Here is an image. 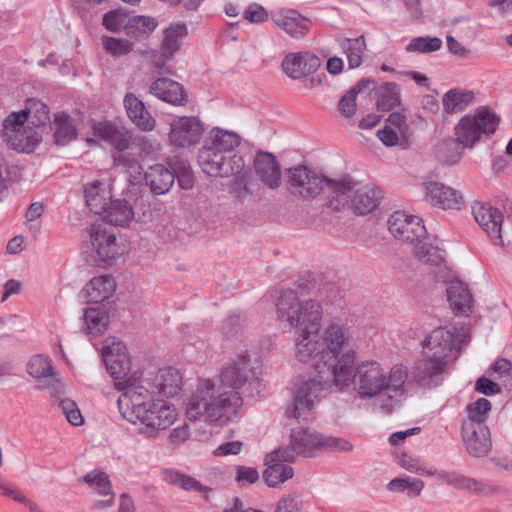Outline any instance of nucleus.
<instances>
[{"mask_svg":"<svg viewBox=\"0 0 512 512\" xmlns=\"http://www.w3.org/2000/svg\"><path fill=\"white\" fill-rule=\"evenodd\" d=\"M92 129L96 138L111 144L118 151H124L129 147V140L124 133L109 121H95Z\"/></svg>","mask_w":512,"mask_h":512,"instance_id":"obj_37","label":"nucleus"},{"mask_svg":"<svg viewBox=\"0 0 512 512\" xmlns=\"http://www.w3.org/2000/svg\"><path fill=\"white\" fill-rule=\"evenodd\" d=\"M244 18L252 23H260L268 18V13L262 6L251 5L245 10Z\"/></svg>","mask_w":512,"mask_h":512,"instance_id":"obj_61","label":"nucleus"},{"mask_svg":"<svg viewBox=\"0 0 512 512\" xmlns=\"http://www.w3.org/2000/svg\"><path fill=\"white\" fill-rule=\"evenodd\" d=\"M124 107L131 122L140 130L149 132L155 129L156 120L146 109L145 104L135 94L127 93L124 97Z\"/></svg>","mask_w":512,"mask_h":512,"instance_id":"obj_30","label":"nucleus"},{"mask_svg":"<svg viewBox=\"0 0 512 512\" xmlns=\"http://www.w3.org/2000/svg\"><path fill=\"white\" fill-rule=\"evenodd\" d=\"M258 479L259 472L256 468L240 466L236 471L235 480L241 486L253 484Z\"/></svg>","mask_w":512,"mask_h":512,"instance_id":"obj_57","label":"nucleus"},{"mask_svg":"<svg viewBox=\"0 0 512 512\" xmlns=\"http://www.w3.org/2000/svg\"><path fill=\"white\" fill-rule=\"evenodd\" d=\"M89 240L97 257L107 265L115 264L129 252L128 242L104 222H96L90 227Z\"/></svg>","mask_w":512,"mask_h":512,"instance_id":"obj_11","label":"nucleus"},{"mask_svg":"<svg viewBox=\"0 0 512 512\" xmlns=\"http://www.w3.org/2000/svg\"><path fill=\"white\" fill-rule=\"evenodd\" d=\"M340 48L347 58L350 69H356L361 66L366 50V41L363 36L341 40Z\"/></svg>","mask_w":512,"mask_h":512,"instance_id":"obj_42","label":"nucleus"},{"mask_svg":"<svg viewBox=\"0 0 512 512\" xmlns=\"http://www.w3.org/2000/svg\"><path fill=\"white\" fill-rule=\"evenodd\" d=\"M388 230L395 238L415 244L413 254L423 263L438 266L444 262L445 251L430 242L422 218L404 211H395L387 221Z\"/></svg>","mask_w":512,"mask_h":512,"instance_id":"obj_7","label":"nucleus"},{"mask_svg":"<svg viewBox=\"0 0 512 512\" xmlns=\"http://www.w3.org/2000/svg\"><path fill=\"white\" fill-rule=\"evenodd\" d=\"M287 448L294 451L295 459L297 455L311 457L322 450L350 451L352 444L341 438L325 437L311 429H299L292 432L291 447Z\"/></svg>","mask_w":512,"mask_h":512,"instance_id":"obj_12","label":"nucleus"},{"mask_svg":"<svg viewBox=\"0 0 512 512\" xmlns=\"http://www.w3.org/2000/svg\"><path fill=\"white\" fill-rule=\"evenodd\" d=\"M241 140V136L235 131L214 127L208 132L203 146L233 155L235 149L240 146Z\"/></svg>","mask_w":512,"mask_h":512,"instance_id":"obj_32","label":"nucleus"},{"mask_svg":"<svg viewBox=\"0 0 512 512\" xmlns=\"http://www.w3.org/2000/svg\"><path fill=\"white\" fill-rule=\"evenodd\" d=\"M323 360L326 362V370H331L333 375V366L342 353L344 346L349 341L348 330L336 322L329 323L319 335Z\"/></svg>","mask_w":512,"mask_h":512,"instance_id":"obj_17","label":"nucleus"},{"mask_svg":"<svg viewBox=\"0 0 512 512\" xmlns=\"http://www.w3.org/2000/svg\"><path fill=\"white\" fill-rule=\"evenodd\" d=\"M476 390L485 395H494L500 391L498 384L492 380L481 377L476 381Z\"/></svg>","mask_w":512,"mask_h":512,"instance_id":"obj_63","label":"nucleus"},{"mask_svg":"<svg viewBox=\"0 0 512 512\" xmlns=\"http://www.w3.org/2000/svg\"><path fill=\"white\" fill-rule=\"evenodd\" d=\"M461 436L466 451L473 457H484L492 449L488 426L461 427Z\"/></svg>","mask_w":512,"mask_h":512,"instance_id":"obj_25","label":"nucleus"},{"mask_svg":"<svg viewBox=\"0 0 512 512\" xmlns=\"http://www.w3.org/2000/svg\"><path fill=\"white\" fill-rule=\"evenodd\" d=\"M201 170L211 177H230L240 174L245 161L240 154L228 155L202 146L197 155Z\"/></svg>","mask_w":512,"mask_h":512,"instance_id":"obj_13","label":"nucleus"},{"mask_svg":"<svg viewBox=\"0 0 512 512\" xmlns=\"http://www.w3.org/2000/svg\"><path fill=\"white\" fill-rule=\"evenodd\" d=\"M442 41L438 37H417L407 46L409 52H434L441 48Z\"/></svg>","mask_w":512,"mask_h":512,"instance_id":"obj_52","label":"nucleus"},{"mask_svg":"<svg viewBox=\"0 0 512 512\" xmlns=\"http://www.w3.org/2000/svg\"><path fill=\"white\" fill-rule=\"evenodd\" d=\"M388 488L392 492L407 491L409 496H418L424 488V482L417 478L399 477L394 478L388 484Z\"/></svg>","mask_w":512,"mask_h":512,"instance_id":"obj_49","label":"nucleus"},{"mask_svg":"<svg viewBox=\"0 0 512 512\" xmlns=\"http://www.w3.org/2000/svg\"><path fill=\"white\" fill-rule=\"evenodd\" d=\"M82 481L89 485L90 488L96 490L100 495L110 496L109 499L101 501L98 506L100 508L111 506L114 496L109 477L106 473L94 470L82 477Z\"/></svg>","mask_w":512,"mask_h":512,"instance_id":"obj_41","label":"nucleus"},{"mask_svg":"<svg viewBox=\"0 0 512 512\" xmlns=\"http://www.w3.org/2000/svg\"><path fill=\"white\" fill-rule=\"evenodd\" d=\"M294 461V451L288 448H278L267 454L265 458L266 469L263 479L269 487H277L294 475L293 468L288 464Z\"/></svg>","mask_w":512,"mask_h":512,"instance_id":"obj_16","label":"nucleus"},{"mask_svg":"<svg viewBox=\"0 0 512 512\" xmlns=\"http://www.w3.org/2000/svg\"><path fill=\"white\" fill-rule=\"evenodd\" d=\"M385 125L390 126L391 129H395L401 135L402 139H408L412 134L406 117L400 113H391Z\"/></svg>","mask_w":512,"mask_h":512,"instance_id":"obj_55","label":"nucleus"},{"mask_svg":"<svg viewBox=\"0 0 512 512\" xmlns=\"http://www.w3.org/2000/svg\"><path fill=\"white\" fill-rule=\"evenodd\" d=\"M85 201L91 212L103 214L112 201V187L104 180H94L84 189Z\"/></svg>","mask_w":512,"mask_h":512,"instance_id":"obj_28","label":"nucleus"},{"mask_svg":"<svg viewBox=\"0 0 512 512\" xmlns=\"http://www.w3.org/2000/svg\"><path fill=\"white\" fill-rule=\"evenodd\" d=\"M278 320L289 328H297L294 355L319 374L326 371L319 339L323 308L316 300L300 301L292 290L282 293L276 302Z\"/></svg>","mask_w":512,"mask_h":512,"instance_id":"obj_3","label":"nucleus"},{"mask_svg":"<svg viewBox=\"0 0 512 512\" xmlns=\"http://www.w3.org/2000/svg\"><path fill=\"white\" fill-rule=\"evenodd\" d=\"M190 436V429L187 424H183L174 428L168 437V440L173 445H180L184 443Z\"/></svg>","mask_w":512,"mask_h":512,"instance_id":"obj_62","label":"nucleus"},{"mask_svg":"<svg viewBox=\"0 0 512 512\" xmlns=\"http://www.w3.org/2000/svg\"><path fill=\"white\" fill-rule=\"evenodd\" d=\"M492 370L499 377H512V362L506 358H499L492 366Z\"/></svg>","mask_w":512,"mask_h":512,"instance_id":"obj_64","label":"nucleus"},{"mask_svg":"<svg viewBox=\"0 0 512 512\" xmlns=\"http://www.w3.org/2000/svg\"><path fill=\"white\" fill-rule=\"evenodd\" d=\"M358 94V90L353 88L349 92H347L345 95L342 96V98L339 101V111L340 113L346 117L349 118L353 116L356 112L357 104H356V96Z\"/></svg>","mask_w":512,"mask_h":512,"instance_id":"obj_56","label":"nucleus"},{"mask_svg":"<svg viewBox=\"0 0 512 512\" xmlns=\"http://www.w3.org/2000/svg\"><path fill=\"white\" fill-rule=\"evenodd\" d=\"M153 383L158 393L166 397H173L181 391L182 375L176 368H162L155 374Z\"/></svg>","mask_w":512,"mask_h":512,"instance_id":"obj_36","label":"nucleus"},{"mask_svg":"<svg viewBox=\"0 0 512 512\" xmlns=\"http://www.w3.org/2000/svg\"><path fill=\"white\" fill-rule=\"evenodd\" d=\"M84 321L87 331L92 335H102L109 326V314L99 307H91L84 312Z\"/></svg>","mask_w":512,"mask_h":512,"instance_id":"obj_43","label":"nucleus"},{"mask_svg":"<svg viewBox=\"0 0 512 512\" xmlns=\"http://www.w3.org/2000/svg\"><path fill=\"white\" fill-rule=\"evenodd\" d=\"M257 178L270 189H278L281 185V168L276 157L269 152H258L253 161Z\"/></svg>","mask_w":512,"mask_h":512,"instance_id":"obj_24","label":"nucleus"},{"mask_svg":"<svg viewBox=\"0 0 512 512\" xmlns=\"http://www.w3.org/2000/svg\"><path fill=\"white\" fill-rule=\"evenodd\" d=\"M325 386L326 383L317 378L301 382L296 389L292 409L286 411L287 416L298 421L308 420Z\"/></svg>","mask_w":512,"mask_h":512,"instance_id":"obj_15","label":"nucleus"},{"mask_svg":"<svg viewBox=\"0 0 512 512\" xmlns=\"http://www.w3.org/2000/svg\"><path fill=\"white\" fill-rule=\"evenodd\" d=\"M121 416L136 427L137 432L156 439L178 418V411L168 400L155 398L142 385H128L117 401Z\"/></svg>","mask_w":512,"mask_h":512,"instance_id":"obj_4","label":"nucleus"},{"mask_svg":"<svg viewBox=\"0 0 512 512\" xmlns=\"http://www.w3.org/2000/svg\"><path fill=\"white\" fill-rule=\"evenodd\" d=\"M300 502L296 496L284 495L277 503L275 512H300Z\"/></svg>","mask_w":512,"mask_h":512,"instance_id":"obj_58","label":"nucleus"},{"mask_svg":"<svg viewBox=\"0 0 512 512\" xmlns=\"http://www.w3.org/2000/svg\"><path fill=\"white\" fill-rule=\"evenodd\" d=\"M116 282L112 276L100 275L93 277L83 288L84 297L88 302H102L113 296Z\"/></svg>","mask_w":512,"mask_h":512,"instance_id":"obj_35","label":"nucleus"},{"mask_svg":"<svg viewBox=\"0 0 512 512\" xmlns=\"http://www.w3.org/2000/svg\"><path fill=\"white\" fill-rule=\"evenodd\" d=\"M469 338V329L464 325L439 326L431 330L420 343L421 358L413 366L414 380L426 384L447 374Z\"/></svg>","mask_w":512,"mask_h":512,"instance_id":"obj_5","label":"nucleus"},{"mask_svg":"<svg viewBox=\"0 0 512 512\" xmlns=\"http://www.w3.org/2000/svg\"><path fill=\"white\" fill-rule=\"evenodd\" d=\"M168 164L174 173V180L177 178L178 184L182 189L188 190L194 186V174L187 160L175 157L170 159Z\"/></svg>","mask_w":512,"mask_h":512,"instance_id":"obj_47","label":"nucleus"},{"mask_svg":"<svg viewBox=\"0 0 512 512\" xmlns=\"http://www.w3.org/2000/svg\"><path fill=\"white\" fill-rule=\"evenodd\" d=\"M103 214L107 225L128 228L132 222L151 223L155 218V208L142 197H129L112 200Z\"/></svg>","mask_w":512,"mask_h":512,"instance_id":"obj_8","label":"nucleus"},{"mask_svg":"<svg viewBox=\"0 0 512 512\" xmlns=\"http://www.w3.org/2000/svg\"><path fill=\"white\" fill-rule=\"evenodd\" d=\"M354 181L353 191L348 193V202L351 198V207L354 213L365 215L375 210L381 198V191L374 186L357 187Z\"/></svg>","mask_w":512,"mask_h":512,"instance_id":"obj_26","label":"nucleus"},{"mask_svg":"<svg viewBox=\"0 0 512 512\" xmlns=\"http://www.w3.org/2000/svg\"><path fill=\"white\" fill-rule=\"evenodd\" d=\"M126 23L127 14L121 9L111 10L105 13L102 21L103 26L111 32H118L122 28L125 29Z\"/></svg>","mask_w":512,"mask_h":512,"instance_id":"obj_53","label":"nucleus"},{"mask_svg":"<svg viewBox=\"0 0 512 512\" xmlns=\"http://www.w3.org/2000/svg\"><path fill=\"white\" fill-rule=\"evenodd\" d=\"M59 406L71 425L80 426L84 423V417L75 401L65 398L60 401Z\"/></svg>","mask_w":512,"mask_h":512,"instance_id":"obj_54","label":"nucleus"},{"mask_svg":"<svg viewBox=\"0 0 512 512\" xmlns=\"http://www.w3.org/2000/svg\"><path fill=\"white\" fill-rule=\"evenodd\" d=\"M399 103V95L395 85L387 84L378 91L377 108L382 111H389Z\"/></svg>","mask_w":512,"mask_h":512,"instance_id":"obj_50","label":"nucleus"},{"mask_svg":"<svg viewBox=\"0 0 512 512\" xmlns=\"http://www.w3.org/2000/svg\"><path fill=\"white\" fill-rule=\"evenodd\" d=\"M251 374L250 355L246 349H241L219 373L221 384L233 390L222 391L211 379L199 380L186 406L187 418L208 424L225 423L229 414L242 406V398L236 390L245 385Z\"/></svg>","mask_w":512,"mask_h":512,"instance_id":"obj_1","label":"nucleus"},{"mask_svg":"<svg viewBox=\"0 0 512 512\" xmlns=\"http://www.w3.org/2000/svg\"><path fill=\"white\" fill-rule=\"evenodd\" d=\"M146 185L154 195H163L170 191L174 184V173L171 167L163 164L150 166L144 173Z\"/></svg>","mask_w":512,"mask_h":512,"instance_id":"obj_33","label":"nucleus"},{"mask_svg":"<svg viewBox=\"0 0 512 512\" xmlns=\"http://www.w3.org/2000/svg\"><path fill=\"white\" fill-rule=\"evenodd\" d=\"M205 133V124L197 116H174L169 121L168 141L171 146L188 149L197 146Z\"/></svg>","mask_w":512,"mask_h":512,"instance_id":"obj_14","label":"nucleus"},{"mask_svg":"<svg viewBox=\"0 0 512 512\" xmlns=\"http://www.w3.org/2000/svg\"><path fill=\"white\" fill-rule=\"evenodd\" d=\"M30 376L41 383L42 388L50 389L54 393H60L63 389L58 373L54 370L50 360L42 354L31 357L27 364Z\"/></svg>","mask_w":512,"mask_h":512,"instance_id":"obj_23","label":"nucleus"},{"mask_svg":"<svg viewBox=\"0 0 512 512\" xmlns=\"http://www.w3.org/2000/svg\"><path fill=\"white\" fill-rule=\"evenodd\" d=\"M162 478L166 483L180 487L186 491H207V488L196 479L175 469H164L162 471Z\"/></svg>","mask_w":512,"mask_h":512,"instance_id":"obj_44","label":"nucleus"},{"mask_svg":"<svg viewBox=\"0 0 512 512\" xmlns=\"http://www.w3.org/2000/svg\"><path fill=\"white\" fill-rule=\"evenodd\" d=\"M499 118L488 108L481 107L473 115L463 116L454 127L456 142L465 148H472L481 139L482 134L496 131Z\"/></svg>","mask_w":512,"mask_h":512,"instance_id":"obj_10","label":"nucleus"},{"mask_svg":"<svg viewBox=\"0 0 512 512\" xmlns=\"http://www.w3.org/2000/svg\"><path fill=\"white\" fill-rule=\"evenodd\" d=\"M377 136L379 140L388 147L397 145L399 140L402 139L401 135L395 129H391L390 126L386 125L378 130Z\"/></svg>","mask_w":512,"mask_h":512,"instance_id":"obj_59","label":"nucleus"},{"mask_svg":"<svg viewBox=\"0 0 512 512\" xmlns=\"http://www.w3.org/2000/svg\"><path fill=\"white\" fill-rule=\"evenodd\" d=\"M26 116L28 124L37 129L50 122L48 106L39 99L30 98L26 101L25 109L20 111Z\"/></svg>","mask_w":512,"mask_h":512,"instance_id":"obj_39","label":"nucleus"},{"mask_svg":"<svg viewBox=\"0 0 512 512\" xmlns=\"http://www.w3.org/2000/svg\"><path fill=\"white\" fill-rule=\"evenodd\" d=\"M187 35L188 28L185 23L180 21L170 23L162 32L160 51L153 56V65L163 68L181 50Z\"/></svg>","mask_w":512,"mask_h":512,"instance_id":"obj_18","label":"nucleus"},{"mask_svg":"<svg viewBox=\"0 0 512 512\" xmlns=\"http://www.w3.org/2000/svg\"><path fill=\"white\" fill-rule=\"evenodd\" d=\"M104 50L112 56H123L132 51L133 44L126 39L104 36L102 38Z\"/></svg>","mask_w":512,"mask_h":512,"instance_id":"obj_51","label":"nucleus"},{"mask_svg":"<svg viewBox=\"0 0 512 512\" xmlns=\"http://www.w3.org/2000/svg\"><path fill=\"white\" fill-rule=\"evenodd\" d=\"M0 137L11 149L30 153L42 141L41 133L31 127L24 113L11 112L2 122Z\"/></svg>","mask_w":512,"mask_h":512,"instance_id":"obj_9","label":"nucleus"},{"mask_svg":"<svg viewBox=\"0 0 512 512\" xmlns=\"http://www.w3.org/2000/svg\"><path fill=\"white\" fill-rule=\"evenodd\" d=\"M438 477L445 483L452 485L457 489L467 490L472 493L489 496L500 491L499 487L478 482L474 479L453 472H442L438 474Z\"/></svg>","mask_w":512,"mask_h":512,"instance_id":"obj_34","label":"nucleus"},{"mask_svg":"<svg viewBox=\"0 0 512 512\" xmlns=\"http://www.w3.org/2000/svg\"><path fill=\"white\" fill-rule=\"evenodd\" d=\"M287 189L302 199H314L325 192L328 207L340 211L348 206L347 195L354 189V180L350 176L330 179L306 166L297 165L288 170Z\"/></svg>","mask_w":512,"mask_h":512,"instance_id":"obj_6","label":"nucleus"},{"mask_svg":"<svg viewBox=\"0 0 512 512\" xmlns=\"http://www.w3.org/2000/svg\"><path fill=\"white\" fill-rule=\"evenodd\" d=\"M107 370L115 379L123 378L131 368L126 345L116 337H107L101 350Z\"/></svg>","mask_w":512,"mask_h":512,"instance_id":"obj_19","label":"nucleus"},{"mask_svg":"<svg viewBox=\"0 0 512 512\" xmlns=\"http://www.w3.org/2000/svg\"><path fill=\"white\" fill-rule=\"evenodd\" d=\"M474 99V93L462 89H450L443 96V108L447 113L463 110Z\"/></svg>","mask_w":512,"mask_h":512,"instance_id":"obj_45","label":"nucleus"},{"mask_svg":"<svg viewBox=\"0 0 512 512\" xmlns=\"http://www.w3.org/2000/svg\"><path fill=\"white\" fill-rule=\"evenodd\" d=\"M395 459L398 465H400L402 468L406 469L411 473L429 476L435 474V471L432 468H429L420 459L415 458L406 452L397 453L395 455Z\"/></svg>","mask_w":512,"mask_h":512,"instance_id":"obj_48","label":"nucleus"},{"mask_svg":"<svg viewBox=\"0 0 512 512\" xmlns=\"http://www.w3.org/2000/svg\"><path fill=\"white\" fill-rule=\"evenodd\" d=\"M472 214L477 224L496 244H502L503 213L489 203L476 201L472 204Z\"/></svg>","mask_w":512,"mask_h":512,"instance_id":"obj_20","label":"nucleus"},{"mask_svg":"<svg viewBox=\"0 0 512 512\" xmlns=\"http://www.w3.org/2000/svg\"><path fill=\"white\" fill-rule=\"evenodd\" d=\"M320 64L319 57L312 52L289 53L282 62V70L292 79H301L316 72Z\"/></svg>","mask_w":512,"mask_h":512,"instance_id":"obj_22","label":"nucleus"},{"mask_svg":"<svg viewBox=\"0 0 512 512\" xmlns=\"http://www.w3.org/2000/svg\"><path fill=\"white\" fill-rule=\"evenodd\" d=\"M158 21L155 17L138 15L131 17L125 24V32L136 39L149 37L157 28Z\"/></svg>","mask_w":512,"mask_h":512,"instance_id":"obj_40","label":"nucleus"},{"mask_svg":"<svg viewBox=\"0 0 512 512\" xmlns=\"http://www.w3.org/2000/svg\"><path fill=\"white\" fill-rule=\"evenodd\" d=\"M243 443L241 441H231L219 445L213 451V455L224 457L229 455H237L242 450Z\"/></svg>","mask_w":512,"mask_h":512,"instance_id":"obj_60","label":"nucleus"},{"mask_svg":"<svg viewBox=\"0 0 512 512\" xmlns=\"http://www.w3.org/2000/svg\"><path fill=\"white\" fill-rule=\"evenodd\" d=\"M446 291L453 313L457 316H469L472 312L473 298L467 286L458 279H452L448 282Z\"/></svg>","mask_w":512,"mask_h":512,"instance_id":"obj_27","label":"nucleus"},{"mask_svg":"<svg viewBox=\"0 0 512 512\" xmlns=\"http://www.w3.org/2000/svg\"><path fill=\"white\" fill-rule=\"evenodd\" d=\"M409 369L403 363L387 368L375 359L355 363V352L348 350L333 366V384L340 391L352 389L361 400L392 401L406 392Z\"/></svg>","mask_w":512,"mask_h":512,"instance_id":"obj_2","label":"nucleus"},{"mask_svg":"<svg viewBox=\"0 0 512 512\" xmlns=\"http://www.w3.org/2000/svg\"><path fill=\"white\" fill-rule=\"evenodd\" d=\"M55 139L60 145H65L76 137V127L72 118L64 113H58L54 118Z\"/></svg>","mask_w":512,"mask_h":512,"instance_id":"obj_46","label":"nucleus"},{"mask_svg":"<svg viewBox=\"0 0 512 512\" xmlns=\"http://www.w3.org/2000/svg\"><path fill=\"white\" fill-rule=\"evenodd\" d=\"M272 20L279 29L296 39L309 31V21L295 10H280L273 14Z\"/></svg>","mask_w":512,"mask_h":512,"instance_id":"obj_29","label":"nucleus"},{"mask_svg":"<svg viewBox=\"0 0 512 512\" xmlns=\"http://www.w3.org/2000/svg\"><path fill=\"white\" fill-rule=\"evenodd\" d=\"M149 92L158 99L172 105L183 106L187 103L183 86L170 78L157 79L151 84Z\"/></svg>","mask_w":512,"mask_h":512,"instance_id":"obj_31","label":"nucleus"},{"mask_svg":"<svg viewBox=\"0 0 512 512\" xmlns=\"http://www.w3.org/2000/svg\"><path fill=\"white\" fill-rule=\"evenodd\" d=\"M424 199L429 204L442 209H459L463 197L456 189L437 181L424 183Z\"/></svg>","mask_w":512,"mask_h":512,"instance_id":"obj_21","label":"nucleus"},{"mask_svg":"<svg viewBox=\"0 0 512 512\" xmlns=\"http://www.w3.org/2000/svg\"><path fill=\"white\" fill-rule=\"evenodd\" d=\"M491 403L486 398H479L466 406V417L461 427L487 426L486 421L491 411Z\"/></svg>","mask_w":512,"mask_h":512,"instance_id":"obj_38","label":"nucleus"}]
</instances>
